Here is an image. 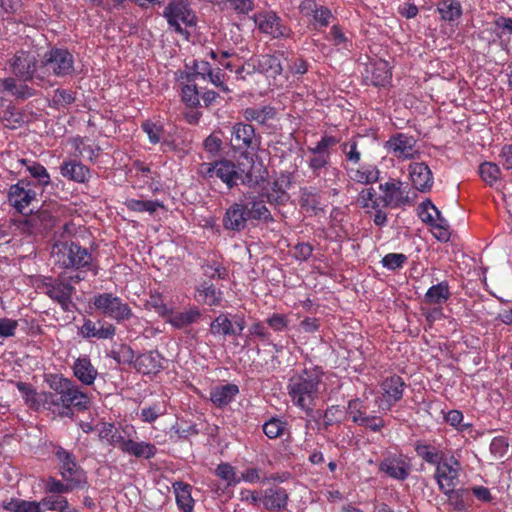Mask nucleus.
<instances>
[{
  "mask_svg": "<svg viewBox=\"0 0 512 512\" xmlns=\"http://www.w3.org/2000/svg\"><path fill=\"white\" fill-rule=\"evenodd\" d=\"M343 169L349 181L361 184L372 185L378 182L380 178V170L375 164L365 163L360 165H344Z\"/></svg>",
  "mask_w": 512,
  "mask_h": 512,
  "instance_id": "nucleus-20",
  "label": "nucleus"
},
{
  "mask_svg": "<svg viewBox=\"0 0 512 512\" xmlns=\"http://www.w3.org/2000/svg\"><path fill=\"white\" fill-rule=\"evenodd\" d=\"M172 487L178 508L182 512H192L195 504L191 495L192 486L183 481H176L173 483Z\"/></svg>",
  "mask_w": 512,
  "mask_h": 512,
  "instance_id": "nucleus-38",
  "label": "nucleus"
},
{
  "mask_svg": "<svg viewBox=\"0 0 512 512\" xmlns=\"http://www.w3.org/2000/svg\"><path fill=\"white\" fill-rule=\"evenodd\" d=\"M239 387L234 383L216 385L210 389L209 400L216 408H224L232 403L239 394Z\"/></svg>",
  "mask_w": 512,
  "mask_h": 512,
  "instance_id": "nucleus-27",
  "label": "nucleus"
},
{
  "mask_svg": "<svg viewBox=\"0 0 512 512\" xmlns=\"http://www.w3.org/2000/svg\"><path fill=\"white\" fill-rule=\"evenodd\" d=\"M240 203L245 207V212L249 220L272 223L275 221L270 210L266 206L264 194L256 195L254 193L244 194L240 199Z\"/></svg>",
  "mask_w": 512,
  "mask_h": 512,
  "instance_id": "nucleus-16",
  "label": "nucleus"
},
{
  "mask_svg": "<svg viewBox=\"0 0 512 512\" xmlns=\"http://www.w3.org/2000/svg\"><path fill=\"white\" fill-rule=\"evenodd\" d=\"M60 173L64 178L77 183L88 182L91 177L90 169L76 160L64 161L60 166Z\"/></svg>",
  "mask_w": 512,
  "mask_h": 512,
  "instance_id": "nucleus-32",
  "label": "nucleus"
},
{
  "mask_svg": "<svg viewBox=\"0 0 512 512\" xmlns=\"http://www.w3.org/2000/svg\"><path fill=\"white\" fill-rule=\"evenodd\" d=\"M45 382L50 391L37 392L30 383H16L18 391L30 409H44L57 417L71 418L74 410L84 412L90 408V396L72 379L62 374L51 373L45 376Z\"/></svg>",
  "mask_w": 512,
  "mask_h": 512,
  "instance_id": "nucleus-1",
  "label": "nucleus"
},
{
  "mask_svg": "<svg viewBox=\"0 0 512 512\" xmlns=\"http://www.w3.org/2000/svg\"><path fill=\"white\" fill-rule=\"evenodd\" d=\"M411 462L401 453H389L379 463V470L394 480L405 481L411 472Z\"/></svg>",
  "mask_w": 512,
  "mask_h": 512,
  "instance_id": "nucleus-15",
  "label": "nucleus"
},
{
  "mask_svg": "<svg viewBox=\"0 0 512 512\" xmlns=\"http://www.w3.org/2000/svg\"><path fill=\"white\" fill-rule=\"evenodd\" d=\"M401 186V181L395 179H390L379 185V189L383 193L381 197L385 208H397L408 203L407 197L403 196L404 192Z\"/></svg>",
  "mask_w": 512,
  "mask_h": 512,
  "instance_id": "nucleus-23",
  "label": "nucleus"
},
{
  "mask_svg": "<svg viewBox=\"0 0 512 512\" xmlns=\"http://www.w3.org/2000/svg\"><path fill=\"white\" fill-rule=\"evenodd\" d=\"M254 23L260 32H268V30L280 31L282 29L280 18L272 11L255 15Z\"/></svg>",
  "mask_w": 512,
  "mask_h": 512,
  "instance_id": "nucleus-46",
  "label": "nucleus"
},
{
  "mask_svg": "<svg viewBox=\"0 0 512 512\" xmlns=\"http://www.w3.org/2000/svg\"><path fill=\"white\" fill-rule=\"evenodd\" d=\"M54 455L59 462V474L63 481L70 482L78 490H88L86 471L77 463L76 457L60 445L55 446Z\"/></svg>",
  "mask_w": 512,
  "mask_h": 512,
  "instance_id": "nucleus-5",
  "label": "nucleus"
},
{
  "mask_svg": "<svg viewBox=\"0 0 512 512\" xmlns=\"http://www.w3.org/2000/svg\"><path fill=\"white\" fill-rule=\"evenodd\" d=\"M414 450L418 457H420L427 464L436 466L446 458L445 453L440 446L428 443L426 441H417Z\"/></svg>",
  "mask_w": 512,
  "mask_h": 512,
  "instance_id": "nucleus-34",
  "label": "nucleus"
},
{
  "mask_svg": "<svg viewBox=\"0 0 512 512\" xmlns=\"http://www.w3.org/2000/svg\"><path fill=\"white\" fill-rule=\"evenodd\" d=\"M212 67L209 62L204 60H195L193 73L187 75V82H195L196 79L201 78L207 80V75L211 71Z\"/></svg>",
  "mask_w": 512,
  "mask_h": 512,
  "instance_id": "nucleus-64",
  "label": "nucleus"
},
{
  "mask_svg": "<svg viewBox=\"0 0 512 512\" xmlns=\"http://www.w3.org/2000/svg\"><path fill=\"white\" fill-rule=\"evenodd\" d=\"M73 374L74 376L86 386H90L94 383L98 371L91 363V360L88 356L78 357L73 364Z\"/></svg>",
  "mask_w": 512,
  "mask_h": 512,
  "instance_id": "nucleus-33",
  "label": "nucleus"
},
{
  "mask_svg": "<svg viewBox=\"0 0 512 512\" xmlns=\"http://www.w3.org/2000/svg\"><path fill=\"white\" fill-rule=\"evenodd\" d=\"M242 115L247 123L256 122L258 125L268 126L275 120L277 111L271 105L253 106L243 109Z\"/></svg>",
  "mask_w": 512,
  "mask_h": 512,
  "instance_id": "nucleus-29",
  "label": "nucleus"
},
{
  "mask_svg": "<svg viewBox=\"0 0 512 512\" xmlns=\"http://www.w3.org/2000/svg\"><path fill=\"white\" fill-rule=\"evenodd\" d=\"M409 174L415 189L421 192L429 191L434 183L432 172L424 162H414L409 165Z\"/></svg>",
  "mask_w": 512,
  "mask_h": 512,
  "instance_id": "nucleus-25",
  "label": "nucleus"
},
{
  "mask_svg": "<svg viewBox=\"0 0 512 512\" xmlns=\"http://www.w3.org/2000/svg\"><path fill=\"white\" fill-rule=\"evenodd\" d=\"M434 473L439 490L456 487L459 482L460 462L454 457H446L437 464Z\"/></svg>",
  "mask_w": 512,
  "mask_h": 512,
  "instance_id": "nucleus-17",
  "label": "nucleus"
},
{
  "mask_svg": "<svg viewBox=\"0 0 512 512\" xmlns=\"http://www.w3.org/2000/svg\"><path fill=\"white\" fill-rule=\"evenodd\" d=\"M22 163L26 166L30 175L37 180L40 186L46 187L50 185V175L42 164L28 160H22Z\"/></svg>",
  "mask_w": 512,
  "mask_h": 512,
  "instance_id": "nucleus-50",
  "label": "nucleus"
},
{
  "mask_svg": "<svg viewBox=\"0 0 512 512\" xmlns=\"http://www.w3.org/2000/svg\"><path fill=\"white\" fill-rule=\"evenodd\" d=\"M290 186V182L284 177L274 180L269 189L264 192V198L266 201L275 207L284 206L290 199V195L287 189Z\"/></svg>",
  "mask_w": 512,
  "mask_h": 512,
  "instance_id": "nucleus-28",
  "label": "nucleus"
},
{
  "mask_svg": "<svg viewBox=\"0 0 512 512\" xmlns=\"http://www.w3.org/2000/svg\"><path fill=\"white\" fill-rule=\"evenodd\" d=\"M365 84L384 88L391 84L392 68L389 62L383 59L369 60L362 72Z\"/></svg>",
  "mask_w": 512,
  "mask_h": 512,
  "instance_id": "nucleus-14",
  "label": "nucleus"
},
{
  "mask_svg": "<svg viewBox=\"0 0 512 512\" xmlns=\"http://www.w3.org/2000/svg\"><path fill=\"white\" fill-rule=\"evenodd\" d=\"M70 282L68 276L61 273L57 278L45 277L42 280V288L45 294L57 302L64 311H69L72 304V296L75 293V287Z\"/></svg>",
  "mask_w": 512,
  "mask_h": 512,
  "instance_id": "nucleus-7",
  "label": "nucleus"
},
{
  "mask_svg": "<svg viewBox=\"0 0 512 512\" xmlns=\"http://www.w3.org/2000/svg\"><path fill=\"white\" fill-rule=\"evenodd\" d=\"M343 416V410L339 405H331L327 407L323 412V422L320 428L324 431H328L332 425L341 423Z\"/></svg>",
  "mask_w": 512,
  "mask_h": 512,
  "instance_id": "nucleus-56",
  "label": "nucleus"
},
{
  "mask_svg": "<svg viewBox=\"0 0 512 512\" xmlns=\"http://www.w3.org/2000/svg\"><path fill=\"white\" fill-rule=\"evenodd\" d=\"M478 172L481 179L489 186H493L501 176V170L494 162H483L480 164Z\"/></svg>",
  "mask_w": 512,
  "mask_h": 512,
  "instance_id": "nucleus-52",
  "label": "nucleus"
},
{
  "mask_svg": "<svg viewBox=\"0 0 512 512\" xmlns=\"http://www.w3.org/2000/svg\"><path fill=\"white\" fill-rule=\"evenodd\" d=\"M416 139L406 133L392 135L386 143L387 149L397 158L410 159L415 153Z\"/></svg>",
  "mask_w": 512,
  "mask_h": 512,
  "instance_id": "nucleus-22",
  "label": "nucleus"
},
{
  "mask_svg": "<svg viewBox=\"0 0 512 512\" xmlns=\"http://www.w3.org/2000/svg\"><path fill=\"white\" fill-rule=\"evenodd\" d=\"M2 508L8 512H44L40 501L12 498L2 503Z\"/></svg>",
  "mask_w": 512,
  "mask_h": 512,
  "instance_id": "nucleus-41",
  "label": "nucleus"
},
{
  "mask_svg": "<svg viewBox=\"0 0 512 512\" xmlns=\"http://www.w3.org/2000/svg\"><path fill=\"white\" fill-rule=\"evenodd\" d=\"M347 412L351 417V420L355 424H359L363 421L366 414V407L360 398H354L348 401Z\"/></svg>",
  "mask_w": 512,
  "mask_h": 512,
  "instance_id": "nucleus-60",
  "label": "nucleus"
},
{
  "mask_svg": "<svg viewBox=\"0 0 512 512\" xmlns=\"http://www.w3.org/2000/svg\"><path fill=\"white\" fill-rule=\"evenodd\" d=\"M338 143H340L339 138L325 134L314 147H308V152L311 156L309 157L307 164L315 177H319L321 171L327 168L331 157L329 149Z\"/></svg>",
  "mask_w": 512,
  "mask_h": 512,
  "instance_id": "nucleus-8",
  "label": "nucleus"
},
{
  "mask_svg": "<svg viewBox=\"0 0 512 512\" xmlns=\"http://www.w3.org/2000/svg\"><path fill=\"white\" fill-rule=\"evenodd\" d=\"M7 197L9 204L22 215H26V210L34 201H37V193L32 188L31 181L26 179H21L11 185Z\"/></svg>",
  "mask_w": 512,
  "mask_h": 512,
  "instance_id": "nucleus-9",
  "label": "nucleus"
},
{
  "mask_svg": "<svg viewBox=\"0 0 512 512\" xmlns=\"http://www.w3.org/2000/svg\"><path fill=\"white\" fill-rule=\"evenodd\" d=\"M437 10L441 18L449 22L459 18L462 14L461 5L459 2H449L447 0L441 1L438 4Z\"/></svg>",
  "mask_w": 512,
  "mask_h": 512,
  "instance_id": "nucleus-53",
  "label": "nucleus"
},
{
  "mask_svg": "<svg viewBox=\"0 0 512 512\" xmlns=\"http://www.w3.org/2000/svg\"><path fill=\"white\" fill-rule=\"evenodd\" d=\"M181 96L188 107L197 108L200 105V92L194 82H188L182 87Z\"/></svg>",
  "mask_w": 512,
  "mask_h": 512,
  "instance_id": "nucleus-58",
  "label": "nucleus"
},
{
  "mask_svg": "<svg viewBox=\"0 0 512 512\" xmlns=\"http://www.w3.org/2000/svg\"><path fill=\"white\" fill-rule=\"evenodd\" d=\"M357 204L362 209H376L385 208L382 197H377L376 191L373 187L362 189L357 197Z\"/></svg>",
  "mask_w": 512,
  "mask_h": 512,
  "instance_id": "nucleus-45",
  "label": "nucleus"
},
{
  "mask_svg": "<svg viewBox=\"0 0 512 512\" xmlns=\"http://www.w3.org/2000/svg\"><path fill=\"white\" fill-rule=\"evenodd\" d=\"M57 218L49 208L41 207L36 213H31L23 221V230L29 234H42L51 230Z\"/></svg>",
  "mask_w": 512,
  "mask_h": 512,
  "instance_id": "nucleus-19",
  "label": "nucleus"
},
{
  "mask_svg": "<svg viewBox=\"0 0 512 512\" xmlns=\"http://www.w3.org/2000/svg\"><path fill=\"white\" fill-rule=\"evenodd\" d=\"M198 300L209 306H219L222 301V292L212 283L204 282L197 288Z\"/></svg>",
  "mask_w": 512,
  "mask_h": 512,
  "instance_id": "nucleus-43",
  "label": "nucleus"
},
{
  "mask_svg": "<svg viewBox=\"0 0 512 512\" xmlns=\"http://www.w3.org/2000/svg\"><path fill=\"white\" fill-rule=\"evenodd\" d=\"M46 493L50 494H65L74 490H78L70 482L56 479L55 477H48L44 483Z\"/></svg>",
  "mask_w": 512,
  "mask_h": 512,
  "instance_id": "nucleus-54",
  "label": "nucleus"
},
{
  "mask_svg": "<svg viewBox=\"0 0 512 512\" xmlns=\"http://www.w3.org/2000/svg\"><path fill=\"white\" fill-rule=\"evenodd\" d=\"M261 145V136L256 133L254 126L247 122H236L230 128L231 149L245 158L257 153Z\"/></svg>",
  "mask_w": 512,
  "mask_h": 512,
  "instance_id": "nucleus-4",
  "label": "nucleus"
},
{
  "mask_svg": "<svg viewBox=\"0 0 512 512\" xmlns=\"http://www.w3.org/2000/svg\"><path fill=\"white\" fill-rule=\"evenodd\" d=\"M51 257L54 265L76 273L68 276L70 282L75 284L85 280V273L91 272L93 276L99 274V264L94 261L92 253L78 242L63 241L52 246Z\"/></svg>",
  "mask_w": 512,
  "mask_h": 512,
  "instance_id": "nucleus-2",
  "label": "nucleus"
},
{
  "mask_svg": "<svg viewBox=\"0 0 512 512\" xmlns=\"http://www.w3.org/2000/svg\"><path fill=\"white\" fill-rule=\"evenodd\" d=\"M94 307L104 316L122 323L133 317V311L128 303L113 293H100L94 296Z\"/></svg>",
  "mask_w": 512,
  "mask_h": 512,
  "instance_id": "nucleus-6",
  "label": "nucleus"
},
{
  "mask_svg": "<svg viewBox=\"0 0 512 512\" xmlns=\"http://www.w3.org/2000/svg\"><path fill=\"white\" fill-rule=\"evenodd\" d=\"M287 422L276 417L270 418L263 424V432L269 439H276L284 434Z\"/></svg>",
  "mask_w": 512,
  "mask_h": 512,
  "instance_id": "nucleus-57",
  "label": "nucleus"
},
{
  "mask_svg": "<svg viewBox=\"0 0 512 512\" xmlns=\"http://www.w3.org/2000/svg\"><path fill=\"white\" fill-rule=\"evenodd\" d=\"M248 221L249 219L245 212V207L238 200L226 209L222 219V225L227 231L241 232L246 229Z\"/></svg>",
  "mask_w": 512,
  "mask_h": 512,
  "instance_id": "nucleus-21",
  "label": "nucleus"
},
{
  "mask_svg": "<svg viewBox=\"0 0 512 512\" xmlns=\"http://www.w3.org/2000/svg\"><path fill=\"white\" fill-rule=\"evenodd\" d=\"M164 16L168 23L175 27L176 32H184L181 23L186 27H194L197 21V17L187 0H172L165 8Z\"/></svg>",
  "mask_w": 512,
  "mask_h": 512,
  "instance_id": "nucleus-10",
  "label": "nucleus"
},
{
  "mask_svg": "<svg viewBox=\"0 0 512 512\" xmlns=\"http://www.w3.org/2000/svg\"><path fill=\"white\" fill-rule=\"evenodd\" d=\"M144 306L145 309L153 310L162 318H166L169 314H171V308L165 304L163 295L157 291L150 293L149 298L145 301Z\"/></svg>",
  "mask_w": 512,
  "mask_h": 512,
  "instance_id": "nucleus-49",
  "label": "nucleus"
},
{
  "mask_svg": "<svg viewBox=\"0 0 512 512\" xmlns=\"http://www.w3.org/2000/svg\"><path fill=\"white\" fill-rule=\"evenodd\" d=\"M11 72L26 82L34 77L37 67V56L34 52L18 51L9 61Z\"/></svg>",
  "mask_w": 512,
  "mask_h": 512,
  "instance_id": "nucleus-18",
  "label": "nucleus"
},
{
  "mask_svg": "<svg viewBox=\"0 0 512 512\" xmlns=\"http://www.w3.org/2000/svg\"><path fill=\"white\" fill-rule=\"evenodd\" d=\"M289 495L283 487L272 486L262 492V503L266 510L280 512L286 509Z\"/></svg>",
  "mask_w": 512,
  "mask_h": 512,
  "instance_id": "nucleus-24",
  "label": "nucleus"
},
{
  "mask_svg": "<svg viewBox=\"0 0 512 512\" xmlns=\"http://www.w3.org/2000/svg\"><path fill=\"white\" fill-rule=\"evenodd\" d=\"M167 413V405L166 402L157 401L146 407H143L140 411V419L145 423H153L160 416H163Z\"/></svg>",
  "mask_w": 512,
  "mask_h": 512,
  "instance_id": "nucleus-48",
  "label": "nucleus"
},
{
  "mask_svg": "<svg viewBox=\"0 0 512 512\" xmlns=\"http://www.w3.org/2000/svg\"><path fill=\"white\" fill-rule=\"evenodd\" d=\"M41 507H45L50 511L67 512L69 502L67 498L62 496H46L40 500Z\"/></svg>",
  "mask_w": 512,
  "mask_h": 512,
  "instance_id": "nucleus-59",
  "label": "nucleus"
},
{
  "mask_svg": "<svg viewBox=\"0 0 512 512\" xmlns=\"http://www.w3.org/2000/svg\"><path fill=\"white\" fill-rule=\"evenodd\" d=\"M163 357L157 351H148L138 355L134 361V368L143 375L157 374L163 369Z\"/></svg>",
  "mask_w": 512,
  "mask_h": 512,
  "instance_id": "nucleus-26",
  "label": "nucleus"
},
{
  "mask_svg": "<svg viewBox=\"0 0 512 512\" xmlns=\"http://www.w3.org/2000/svg\"><path fill=\"white\" fill-rule=\"evenodd\" d=\"M436 211L437 207L430 200H426L419 205L418 215L424 223L430 226L436 221Z\"/></svg>",
  "mask_w": 512,
  "mask_h": 512,
  "instance_id": "nucleus-63",
  "label": "nucleus"
},
{
  "mask_svg": "<svg viewBox=\"0 0 512 512\" xmlns=\"http://www.w3.org/2000/svg\"><path fill=\"white\" fill-rule=\"evenodd\" d=\"M360 138V136H353L340 144V150L344 156L342 167L344 165H358L360 163L362 159V152L358 144Z\"/></svg>",
  "mask_w": 512,
  "mask_h": 512,
  "instance_id": "nucleus-40",
  "label": "nucleus"
},
{
  "mask_svg": "<svg viewBox=\"0 0 512 512\" xmlns=\"http://www.w3.org/2000/svg\"><path fill=\"white\" fill-rule=\"evenodd\" d=\"M124 205L128 210L133 212H148L153 215L158 208H163V204L158 200H139V199H127Z\"/></svg>",
  "mask_w": 512,
  "mask_h": 512,
  "instance_id": "nucleus-47",
  "label": "nucleus"
},
{
  "mask_svg": "<svg viewBox=\"0 0 512 512\" xmlns=\"http://www.w3.org/2000/svg\"><path fill=\"white\" fill-rule=\"evenodd\" d=\"M76 100V93L70 89L58 88L54 91L51 107L55 109L65 108Z\"/></svg>",
  "mask_w": 512,
  "mask_h": 512,
  "instance_id": "nucleus-55",
  "label": "nucleus"
},
{
  "mask_svg": "<svg viewBox=\"0 0 512 512\" xmlns=\"http://www.w3.org/2000/svg\"><path fill=\"white\" fill-rule=\"evenodd\" d=\"M123 453L134 456L136 458H144L150 460L157 454V447L155 444L146 441H134L128 439L123 443Z\"/></svg>",
  "mask_w": 512,
  "mask_h": 512,
  "instance_id": "nucleus-35",
  "label": "nucleus"
},
{
  "mask_svg": "<svg viewBox=\"0 0 512 512\" xmlns=\"http://www.w3.org/2000/svg\"><path fill=\"white\" fill-rule=\"evenodd\" d=\"M408 258L403 253H388L381 259V264L384 268L395 271L402 268Z\"/></svg>",
  "mask_w": 512,
  "mask_h": 512,
  "instance_id": "nucleus-62",
  "label": "nucleus"
},
{
  "mask_svg": "<svg viewBox=\"0 0 512 512\" xmlns=\"http://www.w3.org/2000/svg\"><path fill=\"white\" fill-rule=\"evenodd\" d=\"M217 179L224 183L228 190H232L238 184L251 185L253 183L250 172L244 171L235 162L222 158L218 160Z\"/></svg>",
  "mask_w": 512,
  "mask_h": 512,
  "instance_id": "nucleus-13",
  "label": "nucleus"
},
{
  "mask_svg": "<svg viewBox=\"0 0 512 512\" xmlns=\"http://www.w3.org/2000/svg\"><path fill=\"white\" fill-rule=\"evenodd\" d=\"M345 214L339 208H333L330 213L329 233L327 235L330 239L341 240L347 237L348 233L344 228L342 222L344 221Z\"/></svg>",
  "mask_w": 512,
  "mask_h": 512,
  "instance_id": "nucleus-42",
  "label": "nucleus"
},
{
  "mask_svg": "<svg viewBox=\"0 0 512 512\" xmlns=\"http://www.w3.org/2000/svg\"><path fill=\"white\" fill-rule=\"evenodd\" d=\"M142 130L147 134L150 143L158 144L161 142L164 128L151 120H146L141 125Z\"/></svg>",
  "mask_w": 512,
  "mask_h": 512,
  "instance_id": "nucleus-61",
  "label": "nucleus"
},
{
  "mask_svg": "<svg viewBox=\"0 0 512 512\" xmlns=\"http://www.w3.org/2000/svg\"><path fill=\"white\" fill-rule=\"evenodd\" d=\"M201 312L198 307L194 306L186 311L174 312L171 308V314L165 319L175 329H183L199 320Z\"/></svg>",
  "mask_w": 512,
  "mask_h": 512,
  "instance_id": "nucleus-36",
  "label": "nucleus"
},
{
  "mask_svg": "<svg viewBox=\"0 0 512 512\" xmlns=\"http://www.w3.org/2000/svg\"><path fill=\"white\" fill-rule=\"evenodd\" d=\"M446 497L448 505L458 512L466 511L472 506V497L467 488L450 487L441 491Z\"/></svg>",
  "mask_w": 512,
  "mask_h": 512,
  "instance_id": "nucleus-31",
  "label": "nucleus"
},
{
  "mask_svg": "<svg viewBox=\"0 0 512 512\" xmlns=\"http://www.w3.org/2000/svg\"><path fill=\"white\" fill-rule=\"evenodd\" d=\"M210 333L214 336H232L236 335V329L233 322L226 314H220L210 324Z\"/></svg>",
  "mask_w": 512,
  "mask_h": 512,
  "instance_id": "nucleus-44",
  "label": "nucleus"
},
{
  "mask_svg": "<svg viewBox=\"0 0 512 512\" xmlns=\"http://www.w3.org/2000/svg\"><path fill=\"white\" fill-rule=\"evenodd\" d=\"M282 58H284L283 53L261 55L257 59L255 68L268 78L275 79L283 71Z\"/></svg>",
  "mask_w": 512,
  "mask_h": 512,
  "instance_id": "nucleus-30",
  "label": "nucleus"
},
{
  "mask_svg": "<svg viewBox=\"0 0 512 512\" xmlns=\"http://www.w3.org/2000/svg\"><path fill=\"white\" fill-rule=\"evenodd\" d=\"M302 10H306L307 14L309 12L314 13V19L317 23H319L320 27H325L328 24V19L332 16L330 10L325 7H317V4L312 0H306L301 5Z\"/></svg>",
  "mask_w": 512,
  "mask_h": 512,
  "instance_id": "nucleus-51",
  "label": "nucleus"
},
{
  "mask_svg": "<svg viewBox=\"0 0 512 512\" xmlns=\"http://www.w3.org/2000/svg\"><path fill=\"white\" fill-rule=\"evenodd\" d=\"M451 297L450 287L447 281L432 285L424 295V303L428 305L442 306Z\"/></svg>",
  "mask_w": 512,
  "mask_h": 512,
  "instance_id": "nucleus-39",
  "label": "nucleus"
},
{
  "mask_svg": "<svg viewBox=\"0 0 512 512\" xmlns=\"http://www.w3.org/2000/svg\"><path fill=\"white\" fill-rule=\"evenodd\" d=\"M43 64L55 76L65 77L74 71V56L68 49L53 47L45 54Z\"/></svg>",
  "mask_w": 512,
  "mask_h": 512,
  "instance_id": "nucleus-12",
  "label": "nucleus"
},
{
  "mask_svg": "<svg viewBox=\"0 0 512 512\" xmlns=\"http://www.w3.org/2000/svg\"><path fill=\"white\" fill-rule=\"evenodd\" d=\"M379 387L382 398L378 401V406L384 411H389L402 399L406 383L401 376L394 374L384 378Z\"/></svg>",
  "mask_w": 512,
  "mask_h": 512,
  "instance_id": "nucleus-11",
  "label": "nucleus"
},
{
  "mask_svg": "<svg viewBox=\"0 0 512 512\" xmlns=\"http://www.w3.org/2000/svg\"><path fill=\"white\" fill-rule=\"evenodd\" d=\"M324 372L321 367L313 366L305 368L300 373L293 375L288 382V396L293 406L310 416L320 394Z\"/></svg>",
  "mask_w": 512,
  "mask_h": 512,
  "instance_id": "nucleus-3",
  "label": "nucleus"
},
{
  "mask_svg": "<svg viewBox=\"0 0 512 512\" xmlns=\"http://www.w3.org/2000/svg\"><path fill=\"white\" fill-rule=\"evenodd\" d=\"M299 205L306 212L317 214L321 210L320 191L312 186L300 188Z\"/></svg>",
  "mask_w": 512,
  "mask_h": 512,
  "instance_id": "nucleus-37",
  "label": "nucleus"
}]
</instances>
